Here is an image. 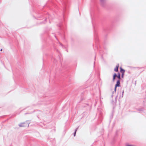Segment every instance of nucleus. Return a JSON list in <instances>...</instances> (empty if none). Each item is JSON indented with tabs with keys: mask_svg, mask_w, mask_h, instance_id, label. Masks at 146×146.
Instances as JSON below:
<instances>
[{
	"mask_svg": "<svg viewBox=\"0 0 146 146\" xmlns=\"http://www.w3.org/2000/svg\"><path fill=\"white\" fill-rule=\"evenodd\" d=\"M117 77L119 79H120V74H119L117 76Z\"/></svg>",
	"mask_w": 146,
	"mask_h": 146,
	"instance_id": "0eeeda50",
	"label": "nucleus"
},
{
	"mask_svg": "<svg viewBox=\"0 0 146 146\" xmlns=\"http://www.w3.org/2000/svg\"><path fill=\"white\" fill-rule=\"evenodd\" d=\"M116 88L117 87H116V86H115V88H114V91L115 92H116Z\"/></svg>",
	"mask_w": 146,
	"mask_h": 146,
	"instance_id": "6e6552de",
	"label": "nucleus"
},
{
	"mask_svg": "<svg viewBox=\"0 0 146 146\" xmlns=\"http://www.w3.org/2000/svg\"><path fill=\"white\" fill-rule=\"evenodd\" d=\"M126 146H135L134 145H129V144H127L126 145Z\"/></svg>",
	"mask_w": 146,
	"mask_h": 146,
	"instance_id": "423d86ee",
	"label": "nucleus"
},
{
	"mask_svg": "<svg viewBox=\"0 0 146 146\" xmlns=\"http://www.w3.org/2000/svg\"><path fill=\"white\" fill-rule=\"evenodd\" d=\"M117 76L116 74L115 73L113 76V81L114 82L115 80V77Z\"/></svg>",
	"mask_w": 146,
	"mask_h": 146,
	"instance_id": "20e7f679",
	"label": "nucleus"
},
{
	"mask_svg": "<svg viewBox=\"0 0 146 146\" xmlns=\"http://www.w3.org/2000/svg\"><path fill=\"white\" fill-rule=\"evenodd\" d=\"M124 93V91H123V92H122V95H123V93Z\"/></svg>",
	"mask_w": 146,
	"mask_h": 146,
	"instance_id": "f8f14e48",
	"label": "nucleus"
},
{
	"mask_svg": "<svg viewBox=\"0 0 146 146\" xmlns=\"http://www.w3.org/2000/svg\"><path fill=\"white\" fill-rule=\"evenodd\" d=\"M78 129V128H77L75 130V132H74V136H75V135H76V131H77V129Z\"/></svg>",
	"mask_w": 146,
	"mask_h": 146,
	"instance_id": "39448f33",
	"label": "nucleus"
},
{
	"mask_svg": "<svg viewBox=\"0 0 146 146\" xmlns=\"http://www.w3.org/2000/svg\"><path fill=\"white\" fill-rule=\"evenodd\" d=\"M102 2H103L104 1V0H100Z\"/></svg>",
	"mask_w": 146,
	"mask_h": 146,
	"instance_id": "9d476101",
	"label": "nucleus"
},
{
	"mask_svg": "<svg viewBox=\"0 0 146 146\" xmlns=\"http://www.w3.org/2000/svg\"><path fill=\"white\" fill-rule=\"evenodd\" d=\"M122 71H123V72H124V71H125L124 70L122 69H121V71L122 72Z\"/></svg>",
	"mask_w": 146,
	"mask_h": 146,
	"instance_id": "1a4fd4ad",
	"label": "nucleus"
},
{
	"mask_svg": "<svg viewBox=\"0 0 146 146\" xmlns=\"http://www.w3.org/2000/svg\"><path fill=\"white\" fill-rule=\"evenodd\" d=\"M123 75H124L123 73V74H122V77H123Z\"/></svg>",
	"mask_w": 146,
	"mask_h": 146,
	"instance_id": "9b49d317",
	"label": "nucleus"
},
{
	"mask_svg": "<svg viewBox=\"0 0 146 146\" xmlns=\"http://www.w3.org/2000/svg\"><path fill=\"white\" fill-rule=\"evenodd\" d=\"M120 82L119 80H118L116 84L115 85V86H116V87H119L120 86Z\"/></svg>",
	"mask_w": 146,
	"mask_h": 146,
	"instance_id": "f03ea898",
	"label": "nucleus"
},
{
	"mask_svg": "<svg viewBox=\"0 0 146 146\" xmlns=\"http://www.w3.org/2000/svg\"><path fill=\"white\" fill-rule=\"evenodd\" d=\"M1 51H2V49H1L0 50Z\"/></svg>",
	"mask_w": 146,
	"mask_h": 146,
	"instance_id": "ddd939ff",
	"label": "nucleus"
},
{
	"mask_svg": "<svg viewBox=\"0 0 146 146\" xmlns=\"http://www.w3.org/2000/svg\"><path fill=\"white\" fill-rule=\"evenodd\" d=\"M29 124L28 123H20L19 124V126L20 127H24L26 126H29Z\"/></svg>",
	"mask_w": 146,
	"mask_h": 146,
	"instance_id": "f257e3e1",
	"label": "nucleus"
},
{
	"mask_svg": "<svg viewBox=\"0 0 146 146\" xmlns=\"http://www.w3.org/2000/svg\"><path fill=\"white\" fill-rule=\"evenodd\" d=\"M119 67V65L116 66V67L114 69V71L115 72H117L118 70V68Z\"/></svg>",
	"mask_w": 146,
	"mask_h": 146,
	"instance_id": "7ed1b4c3",
	"label": "nucleus"
}]
</instances>
